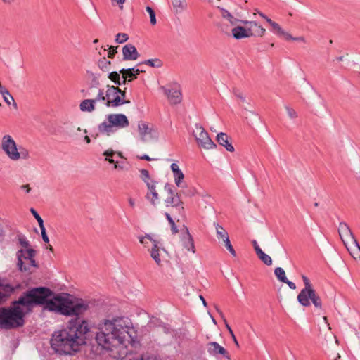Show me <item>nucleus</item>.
Here are the masks:
<instances>
[{
    "instance_id": "37998d69",
    "label": "nucleus",
    "mask_w": 360,
    "mask_h": 360,
    "mask_svg": "<svg viewBox=\"0 0 360 360\" xmlns=\"http://www.w3.org/2000/svg\"><path fill=\"white\" fill-rule=\"evenodd\" d=\"M222 244L224 245V246L226 248V249L229 251V252L231 254L232 256L236 257V252L235 250L233 249L229 238L226 239L224 242L222 243Z\"/></svg>"
},
{
    "instance_id": "3c124183",
    "label": "nucleus",
    "mask_w": 360,
    "mask_h": 360,
    "mask_svg": "<svg viewBox=\"0 0 360 360\" xmlns=\"http://www.w3.org/2000/svg\"><path fill=\"white\" fill-rule=\"evenodd\" d=\"M19 243L23 248H27L29 246V242L24 236L19 238Z\"/></svg>"
},
{
    "instance_id": "a19ab883",
    "label": "nucleus",
    "mask_w": 360,
    "mask_h": 360,
    "mask_svg": "<svg viewBox=\"0 0 360 360\" xmlns=\"http://www.w3.org/2000/svg\"><path fill=\"white\" fill-rule=\"evenodd\" d=\"M146 10V11L148 13V14L150 15V23L153 25H155L156 24V22H157L155 11L150 6H147Z\"/></svg>"
},
{
    "instance_id": "09e8293b",
    "label": "nucleus",
    "mask_w": 360,
    "mask_h": 360,
    "mask_svg": "<svg viewBox=\"0 0 360 360\" xmlns=\"http://www.w3.org/2000/svg\"><path fill=\"white\" fill-rule=\"evenodd\" d=\"M117 47L118 46H109V49H108L109 51H108V57L109 58L112 59L115 57V55L117 53Z\"/></svg>"
},
{
    "instance_id": "c756f323",
    "label": "nucleus",
    "mask_w": 360,
    "mask_h": 360,
    "mask_svg": "<svg viewBox=\"0 0 360 360\" xmlns=\"http://www.w3.org/2000/svg\"><path fill=\"white\" fill-rule=\"evenodd\" d=\"M165 215L171 226V230L172 231V233H176L178 232V229L176 226L175 225L174 221L176 220L177 221H179V217H176V219H175L172 214H171L168 212H165Z\"/></svg>"
},
{
    "instance_id": "2f4dec72",
    "label": "nucleus",
    "mask_w": 360,
    "mask_h": 360,
    "mask_svg": "<svg viewBox=\"0 0 360 360\" xmlns=\"http://www.w3.org/2000/svg\"><path fill=\"white\" fill-rule=\"evenodd\" d=\"M139 240L141 244H142L144 247H148V243L151 242L153 244V241H158V240L153 238L149 234H146L145 236H139Z\"/></svg>"
},
{
    "instance_id": "864d4df0",
    "label": "nucleus",
    "mask_w": 360,
    "mask_h": 360,
    "mask_svg": "<svg viewBox=\"0 0 360 360\" xmlns=\"http://www.w3.org/2000/svg\"><path fill=\"white\" fill-rule=\"evenodd\" d=\"M252 245H253V247H254V249H255V251L256 254H257L259 251L262 250V249H261V248H260V247L258 245L257 242L255 240H253L252 241Z\"/></svg>"
},
{
    "instance_id": "f257e3e1",
    "label": "nucleus",
    "mask_w": 360,
    "mask_h": 360,
    "mask_svg": "<svg viewBox=\"0 0 360 360\" xmlns=\"http://www.w3.org/2000/svg\"><path fill=\"white\" fill-rule=\"evenodd\" d=\"M51 296V290L46 288H37L27 291L10 307L0 309V327L10 329L22 326L25 315L31 311L34 304H46V309L63 315H79L89 309L88 303L70 295L49 298Z\"/></svg>"
},
{
    "instance_id": "79ce46f5",
    "label": "nucleus",
    "mask_w": 360,
    "mask_h": 360,
    "mask_svg": "<svg viewBox=\"0 0 360 360\" xmlns=\"http://www.w3.org/2000/svg\"><path fill=\"white\" fill-rule=\"evenodd\" d=\"M128 35L125 33H118L115 37V41L119 44H122L128 40Z\"/></svg>"
},
{
    "instance_id": "13d9d810",
    "label": "nucleus",
    "mask_w": 360,
    "mask_h": 360,
    "mask_svg": "<svg viewBox=\"0 0 360 360\" xmlns=\"http://www.w3.org/2000/svg\"><path fill=\"white\" fill-rule=\"evenodd\" d=\"M125 1V0H112V4H117L120 5V7L122 8V4Z\"/></svg>"
},
{
    "instance_id": "39448f33",
    "label": "nucleus",
    "mask_w": 360,
    "mask_h": 360,
    "mask_svg": "<svg viewBox=\"0 0 360 360\" xmlns=\"http://www.w3.org/2000/svg\"><path fill=\"white\" fill-rule=\"evenodd\" d=\"M240 22H243L248 27L245 28L242 26H236L232 29V34L237 39L248 38L252 36L262 37L266 32V30L255 21L245 20L240 21Z\"/></svg>"
},
{
    "instance_id": "e2e57ef3",
    "label": "nucleus",
    "mask_w": 360,
    "mask_h": 360,
    "mask_svg": "<svg viewBox=\"0 0 360 360\" xmlns=\"http://www.w3.org/2000/svg\"><path fill=\"white\" fill-rule=\"evenodd\" d=\"M139 158H140L141 160H148V161H150V160H152V158H150L148 155H143V156H141V157H139Z\"/></svg>"
},
{
    "instance_id": "cd10ccee",
    "label": "nucleus",
    "mask_w": 360,
    "mask_h": 360,
    "mask_svg": "<svg viewBox=\"0 0 360 360\" xmlns=\"http://www.w3.org/2000/svg\"><path fill=\"white\" fill-rule=\"evenodd\" d=\"M116 153L112 149H108L103 152V155L105 156V160L110 164H114V168L117 169L119 167L117 162H115L112 157Z\"/></svg>"
},
{
    "instance_id": "2eb2a0df",
    "label": "nucleus",
    "mask_w": 360,
    "mask_h": 360,
    "mask_svg": "<svg viewBox=\"0 0 360 360\" xmlns=\"http://www.w3.org/2000/svg\"><path fill=\"white\" fill-rule=\"evenodd\" d=\"M165 94H166L169 103L172 105H176L181 103L182 100L181 92L178 86L171 89H165Z\"/></svg>"
},
{
    "instance_id": "dca6fc26",
    "label": "nucleus",
    "mask_w": 360,
    "mask_h": 360,
    "mask_svg": "<svg viewBox=\"0 0 360 360\" xmlns=\"http://www.w3.org/2000/svg\"><path fill=\"white\" fill-rule=\"evenodd\" d=\"M147 188L146 199L149 200L153 205L157 206L160 202V198L156 190V182L148 184Z\"/></svg>"
},
{
    "instance_id": "c03bdc74",
    "label": "nucleus",
    "mask_w": 360,
    "mask_h": 360,
    "mask_svg": "<svg viewBox=\"0 0 360 360\" xmlns=\"http://www.w3.org/2000/svg\"><path fill=\"white\" fill-rule=\"evenodd\" d=\"M105 98H106V95H105V94H104L103 89H99L96 97L92 100L95 101V103L98 101H105L106 102Z\"/></svg>"
},
{
    "instance_id": "7ed1b4c3",
    "label": "nucleus",
    "mask_w": 360,
    "mask_h": 360,
    "mask_svg": "<svg viewBox=\"0 0 360 360\" xmlns=\"http://www.w3.org/2000/svg\"><path fill=\"white\" fill-rule=\"evenodd\" d=\"M79 315L82 314L75 315L77 318L70 321L65 328L53 334L51 345L56 352L60 354H72L86 343V335L89 331V326L86 321L78 317Z\"/></svg>"
},
{
    "instance_id": "f03ea898",
    "label": "nucleus",
    "mask_w": 360,
    "mask_h": 360,
    "mask_svg": "<svg viewBox=\"0 0 360 360\" xmlns=\"http://www.w3.org/2000/svg\"><path fill=\"white\" fill-rule=\"evenodd\" d=\"M98 329L95 338L98 345L108 351L112 358H124L128 353L127 346L133 341L134 330L130 322L121 317L107 319L98 324Z\"/></svg>"
},
{
    "instance_id": "bf43d9fd",
    "label": "nucleus",
    "mask_w": 360,
    "mask_h": 360,
    "mask_svg": "<svg viewBox=\"0 0 360 360\" xmlns=\"http://www.w3.org/2000/svg\"><path fill=\"white\" fill-rule=\"evenodd\" d=\"M132 70L131 72H133L136 76V78L138 77V75L141 73V72H143L144 71H141L140 69H134V68H131Z\"/></svg>"
},
{
    "instance_id": "aec40b11",
    "label": "nucleus",
    "mask_w": 360,
    "mask_h": 360,
    "mask_svg": "<svg viewBox=\"0 0 360 360\" xmlns=\"http://www.w3.org/2000/svg\"><path fill=\"white\" fill-rule=\"evenodd\" d=\"M267 22L271 26L273 32L278 36L283 37L286 40L292 38V35L285 32L277 22L271 19H267Z\"/></svg>"
},
{
    "instance_id": "473e14b6",
    "label": "nucleus",
    "mask_w": 360,
    "mask_h": 360,
    "mask_svg": "<svg viewBox=\"0 0 360 360\" xmlns=\"http://www.w3.org/2000/svg\"><path fill=\"white\" fill-rule=\"evenodd\" d=\"M120 72H117L116 71H113L109 73L108 78L110 79L112 82H114L117 85L122 84V80L121 81L122 77H120Z\"/></svg>"
},
{
    "instance_id": "774afa93",
    "label": "nucleus",
    "mask_w": 360,
    "mask_h": 360,
    "mask_svg": "<svg viewBox=\"0 0 360 360\" xmlns=\"http://www.w3.org/2000/svg\"><path fill=\"white\" fill-rule=\"evenodd\" d=\"M129 203L131 207H134L135 205L134 200L131 198L129 199Z\"/></svg>"
},
{
    "instance_id": "603ef678",
    "label": "nucleus",
    "mask_w": 360,
    "mask_h": 360,
    "mask_svg": "<svg viewBox=\"0 0 360 360\" xmlns=\"http://www.w3.org/2000/svg\"><path fill=\"white\" fill-rule=\"evenodd\" d=\"M40 229H41V236H42V239L45 242V243H49V239L47 236V234L46 233V229H45V227L44 226H43V227H39Z\"/></svg>"
},
{
    "instance_id": "f8f14e48",
    "label": "nucleus",
    "mask_w": 360,
    "mask_h": 360,
    "mask_svg": "<svg viewBox=\"0 0 360 360\" xmlns=\"http://www.w3.org/2000/svg\"><path fill=\"white\" fill-rule=\"evenodd\" d=\"M105 91L107 107L116 108L121 105V100L119 97L120 88L118 86L107 85Z\"/></svg>"
},
{
    "instance_id": "4468645a",
    "label": "nucleus",
    "mask_w": 360,
    "mask_h": 360,
    "mask_svg": "<svg viewBox=\"0 0 360 360\" xmlns=\"http://www.w3.org/2000/svg\"><path fill=\"white\" fill-rule=\"evenodd\" d=\"M338 233L344 245L356 240L352 230L345 222H340L338 226Z\"/></svg>"
},
{
    "instance_id": "8fccbe9b",
    "label": "nucleus",
    "mask_w": 360,
    "mask_h": 360,
    "mask_svg": "<svg viewBox=\"0 0 360 360\" xmlns=\"http://www.w3.org/2000/svg\"><path fill=\"white\" fill-rule=\"evenodd\" d=\"M302 280L304 284V288L302 290H308L313 288L309 279L307 276H302Z\"/></svg>"
},
{
    "instance_id": "338daca9",
    "label": "nucleus",
    "mask_w": 360,
    "mask_h": 360,
    "mask_svg": "<svg viewBox=\"0 0 360 360\" xmlns=\"http://www.w3.org/2000/svg\"><path fill=\"white\" fill-rule=\"evenodd\" d=\"M259 15L264 19L266 20V21L267 22V19H269L266 15H265L264 13H259Z\"/></svg>"
},
{
    "instance_id": "4be33fe9",
    "label": "nucleus",
    "mask_w": 360,
    "mask_h": 360,
    "mask_svg": "<svg viewBox=\"0 0 360 360\" xmlns=\"http://www.w3.org/2000/svg\"><path fill=\"white\" fill-rule=\"evenodd\" d=\"M217 141L221 146L226 148V149L229 152L234 151V147L232 146L231 143L229 141V137L225 133L221 132L217 136Z\"/></svg>"
},
{
    "instance_id": "e433bc0d",
    "label": "nucleus",
    "mask_w": 360,
    "mask_h": 360,
    "mask_svg": "<svg viewBox=\"0 0 360 360\" xmlns=\"http://www.w3.org/2000/svg\"><path fill=\"white\" fill-rule=\"evenodd\" d=\"M219 313H220V314H221V317H222V318H223V319H224V323H225V325H226V328H227V330H228L229 333H230V335H231V338H232V339H233V340L234 343L236 344V345L237 347H239V344H238V341H237V339H236V336H235V335H234V333H233V332L232 329H231V327L229 326V323H227V321H226V319L224 317V316H223L222 313H221V311H219Z\"/></svg>"
},
{
    "instance_id": "5701e85b",
    "label": "nucleus",
    "mask_w": 360,
    "mask_h": 360,
    "mask_svg": "<svg viewBox=\"0 0 360 360\" xmlns=\"http://www.w3.org/2000/svg\"><path fill=\"white\" fill-rule=\"evenodd\" d=\"M171 170L173 172L174 181L178 187L181 186L182 180L184 178V174L179 169V165L176 163H172L170 166Z\"/></svg>"
},
{
    "instance_id": "49530a36",
    "label": "nucleus",
    "mask_w": 360,
    "mask_h": 360,
    "mask_svg": "<svg viewBox=\"0 0 360 360\" xmlns=\"http://www.w3.org/2000/svg\"><path fill=\"white\" fill-rule=\"evenodd\" d=\"M143 63L150 67H160L161 65V63L158 59H148L144 61Z\"/></svg>"
},
{
    "instance_id": "7c9ffc66",
    "label": "nucleus",
    "mask_w": 360,
    "mask_h": 360,
    "mask_svg": "<svg viewBox=\"0 0 360 360\" xmlns=\"http://www.w3.org/2000/svg\"><path fill=\"white\" fill-rule=\"evenodd\" d=\"M176 13H181L186 6L185 0H172Z\"/></svg>"
},
{
    "instance_id": "4c0bfd02",
    "label": "nucleus",
    "mask_w": 360,
    "mask_h": 360,
    "mask_svg": "<svg viewBox=\"0 0 360 360\" xmlns=\"http://www.w3.org/2000/svg\"><path fill=\"white\" fill-rule=\"evenodd\" d=\"M284 108L290 119L294 120L298 117V114L294 108L288 105H285Z\"/></svg>"
},
{
    "instance_id": "ddd939ff",
    "label": "nucleus",
    "mask_w": 360,
    "mask_h": 360,
    "mask_svg": "<svg viewBox=\"0 0 360 360\" xmlns=\"http://www.w3.org/2000/svg\"><path fill=\"white\" fill-rule=\"evenodd\" d=\"M179 248H181L182 253H185V251L191 252L192 253L195 252L193 239L187 228H186L184 231L181 233L179 241Z\"/></svg>"
},
{
    "instance_id": "412c9836",
    "label": "nucleus",
    "mask_w": 360,
    "mask_h": 360,
    "mask_svg": "<svg viewBox=\"0 0 360 360\" xmlns=\"http://www.w3.org/2000/svg\"><path fill=\"white\" fill-rule=\"evenodd\" d=\"M345 246L354 259H360V245L356 239L345 245Z\"/></svg>"
},
{
    "instance_id": "a878e982",
    "label": "nucleus",
    "mask_w": 360,
    "mask_h": 360,
    "mask_svg": "<svg viewBox=\"0 0 360 360\" xmlns=\"http://www.w3.org/2000/svg\"><path fill=\"white\" fill-rule=\"evenodd\" d=\"M79 109L82 112H91L95 110V101L92 99H85L79 104Z\"/></svg>"
},
{
    "instance_id": "b1692460",
    "label": "nucleus",
    "mask_w": 360,
    "mask_h": 360,
    "mask_svg": "<svg viewBox=\"0 0 360 360\" xmlns=\"http://www.w3.org/2000/svg\"><path fill=\"white\" fill-rule=\"evenodd\" d=\"M160 242L158 240V241H153V245L151 250H150V257L154 259L155 263L161 266V259L160 257Z\"/></svg>"
},
{
    "instance_id": "6e6552de",
    "label": "nucleus",
    "mask_w": 360,
    "mask_h": 360,
    "mask_svg": "<svg viewBox=\"0 0 360 360\" xmlns=\"http://www.w3.org/2000/svg\"><path fill=\"white\" fill-rule=\"evenodd\" d=\"M297 300L304 307H309L313 304L316 309H322L321 299L314 288L302 290L297 295Z\"/></svg>"
},
{
    "instance_id": "9d476101",
    "label": "nucleus",
    "mask_w": 360,
    "mask_h": 360,
    "mask_svg": "<svg viewBox=\"0 0 360 360\" xmlns=\"http://www.w3.org/2000/svg\"><path fill=\"white\" fill-rule=\"evenodd\" d=\"M1 148L11 160H18L20 158L17 144L11 136L7 134L2 137Z\"/></svg>"
},
{
    "instance_id": "680f3d73",
    "label": "nucleus",
    "mask_w": 360,
    "mask_h": 360,
    "mask_svg": "<svg viewBox=\"0 0 360 360\" xmlns=\"http://www.w3.org/2000/svg\"><path fill=\"white\" fill-rule=\"evenodd\" d=\"M72 130L71 131H70V134H75L76 133L74 131L75 130L76 131H81V128L79 127L75 128L74 126H72Z\"/></svg>"
},
{
    "instance_id": "423d86ee",
    "label": "nucleus",
    "mask_w": 360,
    "mask_h": 360,
    "mask_svg": "<svg viewBox=\"0 0 360 360\" xmlns=\"http://www.w3.org/2000/svg\"><path fill=\"white\" fill-rule=\"evenodd\" d=\"M163 204L168 210L167 212L172 214L175 219H176V217L184 214V208L182 200L178 193L173 191L169 188H167V195L163 200Z\"/></svg>"
},
{
    "instance_id": "0eeeda50",
    "label": "nucleus",
    "mask_w": 360,
    "mask_h": 360,
    "mask_svg": "<svg viewBox=\"0 0 360 360\" xmlns=\"http://www.w3.org/2000/svg\"><path fill=\"white\" fill-rule=\"evenodd\" d=\"M35 251L33 249H21L18 251V266L21 271H28L32 267H37V263L34 259Z\"/></svg>"
},
{
    "instance_id": "69168bd1",
    "label": "nucleus",
    "mask_w": 360,
    "mask_h": 360,
    "mask_svg": "<svg viewBox=\"0 0 360 360\" xmlns=\"http://www.w3.org/2000/svg\"><path fill=\"white\" fill-rule=\"evenodd\" d=\"M91 75H92V77H93V80L94 81V82H95L96 84H98V78H97V77H96L94 74H93V73H91Z\"/></svg>"
},
{
    "instance_id": "393cba45",
    "label": "nucleus",
    "mask_w": 360,
    "mask_h": 360,
    "mask_svg": "<svg viewBox=\"0 0 360 360\" xmlns=\"http://www.w3.org/2000/svg\"><path fill=\"white\" fill-rule=\"evenodd\" d=\"M129 68H122L120 70V73L122 74V84H127L136 79V75Z\"/></svg>"
},
{
    "instance_id": "5fc2aeb1",
    "label": "nucleus",
    "mask_w": 360,
    "mask_h": 360,
    "mask_svg": "<svg viewBox=\"0 0 360 360\" xmlns=\"http://www.w3.org/2000/svg\"><path fill=\"white\" fill-rule=\"evenodd\" d=\"M288 40H294V41H302L304 43L306 42L305 38L304 37H293L292 36V38L289 39Z\"/></svg>"
},
{
    "instance_id": "ea45409f",
    "label": "nucleus",
    "mask_w": 360,
    "mask_h": 360,
    "mask_svg": "<svg viewBox=\"0 0 360 360\" xmlns=\"http://www.w3.org/2000/svg\"><path fill=\"white\" fill-rule=\"evenodd\" d=\"M141 179L144 181V182L146 184V186H148V184L150 183H155V181L150 179L149 176V172L146 169H142L141 171Z\"/></svg>"
},
{
    "instance_id": "72a5a7b5",
    "label": "nucleus",
    "mask_w": 360,
    "mask_h": 360,
    "mask_svg": "<svg viewBox=\"0 0 360 360\" xmlns=\"http://www.w3.org/2000/svg\"><path fill=\"white\" fill-rule=\"evenodd\" d=\"M259 259L263 262L266 265L270 266L272 264V259L269 255L264 253L262 250L257 253Z\"/></svg>"
},
{
    "instance_id": "6ab92c4d",
    "label": "nucleus",
    "mask_w": 360,
    "mask_h": 360,
    "mask_svg": "<svg viewBox=\"0 0 360 360\" xmlns=\"http://www.w3.org/2000/svg\"><path fill=\"white\" fill-rule=\"evenodd\" d=\"M14 288L4 281L0 280V304L13 292Z\"/></svg>"
},
{
    "instance_id": "052dcab7",
    "label": "nucleus",
    "mask_w": 360,
    "mask_h": 360,
    "mask_svg": "<svg viewBox=\"0 0 360 360\" xmlns=\"http://www.w3.org/2000/svg\"><path fill=\"white\" fill-rule=\"evenodd\" d=\"M21 188L25 189L27 193H29L31 190L29 184H25V185L21 186Z\"/></svg>"
},
{
    "instance_id": "a18cd8bd",
    "label": "nucleus",
    "mask_w": 360,
    "mask_h": 360,
    "mask_svg": "<svg viewBox=\"0 0 360 360\" xmlns=\"http://www.w3.org/2000/svg\"><path fill=\"white\" fill-rule=\"evenodd\" d=\"M126 89L127 88H124V90H122L120 88L119 97L121 100V105L123 104H128L130 103L129 100H126Z\"/></svg>"
},
{
    "instance_id": "c9c22d12",
    "label": "nucleus",
    "mask_w": 360,
    "mask_h": 360,
    "mask_svg": "<svg viewBox=\"0 0 360 360\" xmlns=\"http://www.w3.org/2000/svg\"><path fill=\"white\" fill-rule=\"evenodd\" d=\"M223 17L226 19H227L230 23L232 25H236L237 22H240L241 20H239L238 19H236V18H234L229 11H224L223 12Z\"/></svg>"
},
{
    "instance_id": "20e7f679",
    "label": "nucleus",
    "mask_w": 360,
    "mask_h": 360,
    "mask_svg": "<svg viewBox=\"0 0 360 360\" xmlns=\"http://www.w3.org/2000/svg\"><path fill=\"white\" fill-rule=\"evenodd\" d=\"M108 121H104L98 125V131L102 134L110 136L115 131L114 128H126L129 125L127 116L124 114H110L107 116Z\"/></svg>"
},
{
    "instance_id": "4d7b16f0",
    "label": "nucleus",
    "mask_w": 360,
    "mask_h": 360,
    "mask_svg": "<svg viewBox=\"0 0 360 360\" xmlns=\"http://www.w3.org/2000/svg\"><path fill=\"white\" fill-rule=\"evenodd\" d=\"M285 281L286 282L284 283H286L289 286V288H290L292 290H295L296 288V285L293 282L288 281V278L285 280Z\"/></svg>"
},
{
    "instance_id": "c85d7f7f",
    "label": "nucleus",
    "mask_w": 360,
    "mask_h": 360,
    "mask_svg": "<svg viewBox=\"0 0 360 360\" xmlns=\"http://www.w3.org/2000/svg\"><path fill=\"white\" fill-rule=\"evenodd\" d=\"M98 66L103 72H107L110 70L111 62L103 57L98 60Z\"/></svg>"
},
{
    "instance_id": "a211bd4d",
    "label": "nucleus",
    "mask_w": 360,
    "mask_h": 360,
    "mask_svg": "<svg viewBox=\"0 0 360 360\" xmlns=\"http://www.w3.org/2000/svg\"><path fill=\"white\" fill-rule=\"evenodd\" d=\"M208 352L212 355L221 354L224 357L229 358L227 351L216 342H211L207 345Z\"/></svg>"
},
{
    "instance_id": "f704fd0d",
    "label": "nucleus",
    "mask_w": 360,
    "mask_h": 360,
    "mask_svg": "<svg viewBox=\"0 0 360 360\" xmlns=\"http://www.w3.org/2000/svg\"><path fill=\"white\" fill-rule=\"evenodd\" d=\"M274 274L281 282H286L285 280L287 279V277L285 276V272L284 269L281 267H277L274 270Z\"/></svg>"
},
{
    "instance_id": "de8ad7c7",
    "label": "nucleus",
    "mask_w": 360,
    "mask_h": 360,
    "mask_svg": "<svg viewBox=\"0 0 360 360\" xmlns=\"http://www.w3.org/2000/svg\"><path fill=\"white\" fill-rule=\"evenodd\" d=\"M30 212H32V214H33L34 218L37 219V222L39 224V227H43V226H44V221H43L42 218L37 212V211L34 209L31 208Z\"/></svg>"
},
{
    "instance_id": "bb28decb",
    "label": "nucleus",
    "mask_w": 360,
    "mask_h": 360,
    "mask_svg": "<svg viewBox=\"0 0 360 360\" xmlns=\"http://www.w3.org/2000/svg\"><path fill=\"white\" fill-rule=\"evenodd\" d=\"M215 228L217 237L218 240H221V243L229 238L227 231L221 226L217 224Z\"/></svg>"
},
{
    "instance_id": "6e6d98bb",
    "label": "nucleus",
    "mask_w": 360,
    "mask_h": 360,
    "mask_svg": "<svg viewBox=\"0 0 360 360\" xmlns=\"http://www.w3.org/2000/svg\"><path fill=\"white\" fill-rule=\"evenodd\" d=\"M20 154V158H27L29 155L28 151L25 149H22L20 152H19Z\"/></svg>"
},
{
    "instance_id": "f3484780",
    "label": "nucleus",
    "mask_w": 360,
    "mask_h": 360,
    "mask_svg": "<svg viewBox=\"0 0 360 360\" xmlns=\"http://www.w3.org/2000/svg\"><path fill=\"white\" fill-rule=\"evenodd\" d=\"M122 55L124 60H136L140 56L136 48L131 44L123 46Z\"/></svg>"
},
{
    "instance_id": "0e129e2a",
    "label": "nucleus",
    "mask_w": 360,
    "mask_h": 360,
    "mask_svg": "<svg viewBox=\"0 0 360 360\" xmlns=\"http://www.w3.org/2000/svg\"><path fill=\"white\" fill-rule=\"evenodd\" d=\"M1 1L5 4L11 5L15 1V0H1Z\"/></svg>"
},
{
    "instance_id": "58836bf2",
    "label": "nucleus",
    "mask_w": 360,
    "mask_h": 360,
    "mask_svg": "<svg viewBox=\"0 0 360 360\" xmlns=\"http://www.w3.org/2000/svg\"><path fill=\"white\" fill-rule=\"evenodd\" d=\"M234 96L238 98L242 103H247L246 98L243 91L238 89L234 88L233 90Z\"/></svg>"
},
{
    "instance_id": "9b49d317",
    "label": "nucleus",
    "mask_w": 360,
    "mask_h": 360,
    "mask_svg": "<svg viewBox=\"0 0 360 360\" xmlns=\"http://www.w3.org/2000/svg\"><path fill=\"white\" fill-rule=\"evenodd\" d=\"M138 134L139 139L143 142H150L158 139L157 131L146 122H139Z\"/></svg>"
},
{
    "instance_id": "1a4fd4ad",
    "label": "nucleus",
    "mask_w": 360,
    "mask_h": 360,
    "mask_svg": "<svg viewBox=\"0 0 360 360\" xmlns=\"http://www.w3.org/2000/svg\"><path fill=\"white\" fill-rule=\"evenodd\" d=\"M195 131H193V136L198 146L205 149L210 150L217 147V145L212 141L209 136L208 133L205 130L202 125L200 124H195Z\"/></svg>"
}]
</instances>
